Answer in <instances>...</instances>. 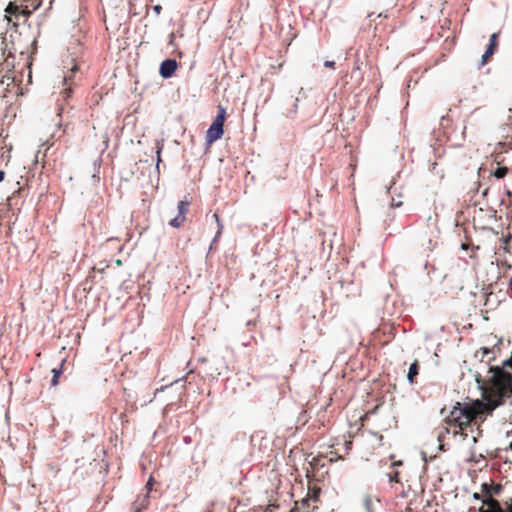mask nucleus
<instances>
[{"label":"nucleus","instance_id":"obj_1","mask_svg":"<svg viewBox=\"0 0 512 512\" xmlns=\"http://www.w3.org/2000/svg\"><path fill=\"white\" fill-rule=\"evenodd\" d=\"M512 396V376L500 369L494 373L491 384L484 392V401L474 400L471 402H456L449 414L444 418L445 426L439 431V441L446 434L453 436L460 435L464 440L474 428L479 430L484 422L486 414L491 413L496 407L502 404L505 398Z\"/></svg>","mask_w":512,"mask_h":512},{"label":"nucleus","instance_id":"obj_2","mask_svg":"<svg viewBox=\"0 0 512 512\" xmlns=\"http://www.w3.org/2000/svg\"><path fill=\"white\" fill-rule=\"evenodd\" d=\"M503 487L501 484L483 483L481 485V493L483 496V504L486 508H480V512H512V496L500 502L494 496L500 495Z\"/></svg>","mask_w":512,"mask_h":512},{"label":"nucleus","instance_id":"obj_3","mask_svg":"<svg viewBox=\"0 0 512 512\" xmlns=\"http://www.w3.org/2000/svg\"><path fill=\"white\" fill-rule=\"evenodd\" d=\"M226 117V109L223 106H218V113L210 125L207 134V144H212L216 140L220 139L224 133L223 126Z\"/></svg>","mask_w":512,"mask_h":512},{"label":"nucleus","instance_id":"obj_4","mask_svg":"<svg viewBox=\"0 0 512 512\" xmlns=\"http://www.w3.org/2000/svg\"><path fill=\"white\" fill-rule=\"evenodd\" d=\"M190 202L182 200L178 203V214L170 220L169 224L174 228H179L183 225L186 220V215L189 211Z\"/></svg>","mask_w":512,"mask_h":512},{"label":"nucleus","instance_id":"obj_5","mask_svg":"<svg viewBox=\"0 0 512 512\" xmlns=\"http://www.w3.org/2000/svg\"><path fill=\"white\" fill-rule=\"evenodd\" d=\"M178 63L174 59L164 60L159 69V73L163 78H170L174 75L177 70Z\"/></svg>","mask_w":512,"mask_h":512},{"label":"nucleus","instance_id":"obj_6","mask_svg":"<svg viewBox=\"0 0 512 512\" xmlns=\"http://www.w3.org/2000/svg\"><path fill=\"white\" fill-rule=\"evenodd\" d=\"M317 505L312 502V497H305L301 501H296L292 512H312L317 509Z\"/></svg>","mask_w":512,"mask_h":512},{"label":"nucleus","instance_id":"obj_7","mask_svg":"<svg viewBox=\"0 0 512 512\" xmlns=\"http://www.w3.org/2000/svg\"><path fill=\"white\" fill-rule=\"evenodd\" d=\"M150 505V496L148 492H145L143 494H139L135 501L132 504V511L133 512H142L146 510Z\"/></svg>","mask_w":512,"mask_h":512},{"label":"nucleus","instance_id":"obj_8","mask_svg":"<svg viewBox=\"0 0 512 512\" xmlns=\"http://www.w3.org/2000/svg\"><path fill=\"white\" fill-rule=\"evenodd\" d=\"M497 45H498V33H493L490 36L489 45H488L485 53L482 56V63L483 64H485L487 62L488 58L491 57L494 54Z\"/></svg>","mask_w":512,"mask_h":512},{"label":"nucleus","instance_id":"obj_9","mask_svg":"<svg viewBox=\"0 0 512 512\" xmlns=\"http://www.w3.org/2000/svg\"><path fill=\"white\" fill-rule=\"evenodd\" d=\"M6 12V18L9 22L12 21V16H14L16 19L19 18L21 14H24L25 11L21 9L20 6L16 5L15 3L10 2L7 7L5 8Z\"/></svg>","mask_w":512,"mask_h":512},{"label":"nucleus","instance_id":"obj_10","mask_svg":"<svg viewBox=\"0 0 512 512\" xmlns=\"http://www.w3.org/2000/svg\"><path fill=\"white\" fill-rule=\"evenodd\" d=\"M419 374V362L418 360H415L410 368H409V371H408V374H407V379L408 381L411 383V384H415L417 383L416 381V377L417 375Z\"/></svg>","mask_w":512,"mask_h":512},{"label":"nucleus","instance_id":"obj_11","mask_svg":"<svg viewBox=\"0 0 512 512\" xmlns=\"http://www.w3.org/2000/svg\"><path fill=\"white\" fill-rule=\"evenodd\" d=\"M509 171H510L509 168L506 166H498V167H496V169H494L490 172V176H493L497 179H503L504 177L507 176Z\"/></svg>","mask_w":512,"mask_h":512},{"label":"nucleus","instance_id":"obj_12","mask_svg":"<svg viewBox=\"0 0 512 512\" xmlns=\"http://www.w3.org/2000/svg\"><path fill=\"white\" fill-rule=\"evenodd\" d=\"M175 39H176V33L175 32L170 33L168 44L174 48L172 53L175 54L176 56H178L179 58H182L183 53L179 49L177 43L175 42Z\"/></svg>","mask_w":512,"mask_h":512},{"label":"nucleus","instance_id":"obj_13","mask_svg":"<svg viewBox=\"0 0 512 512\" xmlns=\"http://www.w3.org/2000/svg\"><path fill=\"white\" fill-rule=\"evenodd\" d=\"M64 365V361H62L61 365H60V368H53L52 369V373H53V377L51 379V385L52 386H57L59 384V377L60 375L62 374V367Z\"/></svg>","mask_w":512,"mask_h":512},{"label":"nucleus","instance_id":"obj_14","mask_svg":"<svg viewBox=\"0 0 512 512\" xmlns=\"http://www.w3.org/2000/svg\"><path fill=\"white\" fill-rule=\"evenodd\" d=\"M503 241V249L506 253L512 252V235L509 233L505 237L502 238Z\"/></svg>","mask_w":512,"mask_h":512},{"label":"nucleus","instance_id":"obj_15","mask_svg":"<svg viewBox=\"0 0 512 512\" xmlns=\"http://www.w3.org/2000/svg\"><path fill=\"white\" fill-rule=\"evenodd\" d=\"M319 494H320V489L314 488L313 490L308 491L307 497H312V502L316 505V503L319 500Z\"/></svg>","mask_w":512,"mask_h":512},{"label":"nucleus","instance_id":"obj_16","mask_svg":"<svg viewBox=\"0 0 512 512\" xmlns=\"http://www.w3.org/2000/svg\"><path fill=\"white\" fill-rule=\"evenodd\" d=\"M213 218L215 219V221L217 222V225H218V231H217V236H219L222 232V229H223V224L221 223L220 221V218H219V215L217 213H214L213 214Z\"/></svg>","mask_w":512,"mask_h":512},{"label":"nucleus","instance_id":"obj_17","mask_svg":"<svg viewBox=\"0 0 512 512\" xmlns=\"http://www.w3.org/2000/svg\"><path fill=\"white\" fill-rule=\"evenodd\" d=\"M389 480H390V482L399 483L400 482L399 472L395 471L393 473H390Z\"/></svg>","mask_w":512,"mask_h":512},{"label":"nucleus","instance_id":"obj_18","mask_svg":"<svg viewBox=\"0 0 512 512\" xmlns=\"http://www.w3.org/2000/svg\"><path fill=\"white\" fill-rule=\"evenodd\" d=\"M153 485H154V478L152 476H150L145 485V489H146V492H148V494L152 491Z\"/></svg>","mask_w":512,"mask_h":512},{"label":"nucleus","instance_id":"obj_19","mask_svg":"<svg viewBox=\"0 0 512 512\" xmlns=\"http://www.w3.org/2000/svg\"><path fill=\"white\" fill-rule=\"evenodd\" d=\"M324 66L330 69H335V62L334 61H325Z\"/></svg>","mask_w":512,"mask_h":512},{"label":"nucleus","instance_id":"obj_20","mask_svg":"<svg viewBox=\"0 0 512 512\" xmlns=\"http://www.w3.org/2000/svg\"><path fill=\"white\" fill-rule=\"evenodd\" d=\"M71 92H72V89L70 87L69 88H65L63 90V92H62L64 94V98L65 99L68 98L70 96Z\"/></svg>","mask_w":512,"mask_h":512},{"label":"nucleus","instance_id":"obj_21","mask_svg":"<svg viewBox=\"0 0 512 512\" xmlns=\"http://www.w3.org/2000/svg\"><path fill=\"white\" fill-rule=\"evenodd\" d=\"M508 294L512 298V277L510 278L509 284H508Z\"/></svg>","mask_w":512,"mask_h":512},{"label":"nucleus","instance_id":"obj_22","mask_svg":"<svg viewBox=\"0 0 512 512\" xmlns=\"http://www.w3.org/2000/svg\"><path fill=\"white\" fill-rule=\"evenodd\" d=\"M153 9L156 12V14H160L161 10H162V7L160 5H156V6H154Z\"/></svg>","mask_w":512,"mask_h":512},{"label":"nucleus","instance_id":"obj_23","mask_svg":"<svg viewBox=\"0 0 512 512\" xmlns=\"http://www.w3.org/2000/svg\"><path fill=\"white\" fill-rule=\"evenodd\" d=\"M351 445H352V442H351V441H345V449H346V452H348V450L351 448Z\"/></svg>","mask_w":512,"mask_h":512},{"label":"nucleus","instance_id":"obj_24","mask_svg":"<svg viewBox=\"0 0 512 512\" xmlns=\"http://www.w3.org/2000/svg\"><path fill=\"white\" fill-rule=\"evenodd\" d=\"M481 351H482L483 357L490 353V350L488 348H485V347L481 348Z\"/></svg>","mask_w":512,"mask_h":512},{"label":"nucleus","instance_id":"obj_25","mask_svg":"<svg viewBox=\"0 0 512 512\" xmlns=\"http://www.w3.org/2000/svg\"><path fill=\"white\" fill-rule=\"evenodd\" d=\"M5 172L3 170H0V182L4 180Z\"/></svg>","mask_w":512,"mask_h":512},{"label":"nucleus","instance_id":"obj_26","mask_svg":"<svg viewBox=\"0 0 512 512\" xmlns=\"http://www.w3.org/2000/svg\"><path fill=\"white\" fill-rule=\"evenodd\" d=\"M473 497H474L475 499H481V497L483 498L482 493H481V494H479V493H474V494H473Z\"/></svg>","mask_w":512,"mask_h":512},{"label":"nucleus","instance_id":"obj_27","mask_svg":"<svg viewBox=\"0 0 512 512\" xmlns=\"http://www.w3.org/2000/svg\"><path fill=\"white\" fill-rule=\"evenodd\" d=\"M161 149H162V148H161V147H159V148H158V150H157L158 162L161 160V159H160Z\"/></svg>","mask_w":512,"mask_h":512},{"label":"nucleus","instance_id":"obj_28","mask_svg":"<svg viewBox=\"0 0 512 512\" xmlns=\"http://www.w3.org/2000/svg\"><path fill=\"white\" fill-rule=\"evenodd\" d=\"M115 263H116L117 266H121L122 265V260L121 259H117L115 261Z\"/></svg>","mask_w":512,"mask_h":512},{"label":"nucleus","instance_id":"obj_29","mask_svg":"<svg viewBox=\"0 0 512 512\" xmlns=\"http://www.w3.org/2000/svg\"><path fill=\"white\" fill-rule=\"evenodd\" d=\"M401 464H402V462H401V461H397V462H394L392 465H393V466H396V465H401Z\"/></svg>","mask_w":512,"mask_h":512},{"label":"nucleus","instance_id":"obj_30","mask_svg":"<svg viewBox=\"0 0 512 512\" xmlns=\"http://www.w3.org/2000/svg\"><path fill=\"white\" fill-rule=\"evenodd\" d=\"M462 248L463 249H467V245L466 244H462Z\"/></svg>","mask_w":512,"mask_h":512}]
</instances>
